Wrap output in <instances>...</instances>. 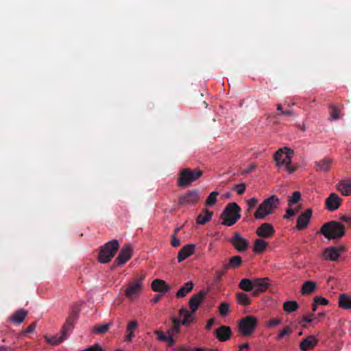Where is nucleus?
<instances>
[{
	"label": "nucleus",
	"mask_w": 351,
	"mask_h": 351,
	"mask_svg": "<svg viewBox=\"0 0 351 351\" xmlns=\"http://www.w3.org/2000/svg\"><path fill=\"white\" fill-rule=\"evenodd\" d=\"M193 288V283L190 281L186 282L176 293L177 298H184L186 295L191 292Z\"/></svg>",
	"instance_id": "cd10ccee"
},
{
	"label": "nucleus",
	"mask_w": 351,
	"mask_h": 351,
	"mask_svg": "<svg viewBox=\"0 0 351 351\" xmlns=\"http://www.w3.org/2000/svg\"><path fill=\"white\" fill-rule=\"evenodd\" d=\"M79 311L77 308H74L70 313L68 316L65 324L62 326V331L66 332L68 335L72 330L74 327V324L78 318Z\"/></svg>",
	"instance_id": "4468645a"
},
{
	"label": "nucleus",
	"mask_w": 351,
	"mask_h": 351,
	"mask_svg": "<svg viewBox=\"0 0 351 351\" xmlns=\"http://www.w3.org/2000/svg\"><path fill=\"white\" fill-rule=\"evenodd\" d=\"M298 212V209H293L289 206L286 211V215L284 216L285 219H289L291 217L295 215Z\"/></svg>",
	"instance_id": "49530a36"
},
{
	"label": "nucleus",
	"mask_w": 351,
	"mask_h": 351,
	"mask_svg": "<svg viewBox=\"0 0 351 351\" xmlns=\"http://www.w3.org/2000/svg\"><path fill=\"white\" fill-rule=\"evenodd\" d=\"M293 111L291 110H283V111H282V112H280L279 114H278V116H280V115H293Z\"/></svg>",
	"instance_id": "bf43d9fd"
},
{
	"label": "nucleus",
	"mask_w": 351,
	"mask_h": 351,
	"mask_svg": "<svg viewBox=\"0 0 351 351\" xmlns=\"http://www.w3.org/2000/svg\"><path fill=\"white\" fill-rule=\"evenodd\" d=\"M345 227L337 221H331L324 223L320 232L328 239H337L341 238L345 234Z\"/></svg>",
	"instance_id": "f257e3e1"
},
{
	"label": "nucleus",
	"mask_w": 351,
	"mask_h": 351,
	"mask_svg": "<svg viewBox=\"0 0 351 351\" xmlns=\"http://www.w3.org/2000/svg\"><path fill=\"white\" fill-rule=\"evenodd\" d=\"M202 176V171L199 169H183L179 173L177 184L182 188L189 186L193 182Z\"/></svg>",
	"instance_id": "20e7f679"
},
{
	"label": "nucleus",
	"mask_w": 351,
	"mask_h": 351,
	"mask_svg": "<svg viewBox=\"0 0 351 351\" xmlns=\"http://www.w3.org/2000/svg\"><path fill=\"white\" fill-rule=\"evenodd\" d=\"M215 334L220 341H226L230 339L232 330L229 326H221L215 330Z\"/></svg>",
	"instance_id": "6ab92c4d"
},
{
	"label": "nucleus",
	"mask_w": 351,
	"mask_h": 351,
	"mask_svg": "<svg viewBox=\"0 0 351 351\" xmlns=\"http://www.w3.org/2000/svg\"><path fill=\"white\" fill-rule=\"evenodd\" d=\"M268 245L267 243L263 239H258L254 241L253 251L255 253H262Z\"/></svg>",
	"instance_id": "72a5a7b5"
},
{
	"label": "nucleus",
	"mask_w": 351,
	"mask_h": 351,
	"mask_svg": "<svg viewBox=\"0 0 351 351\" xmlns=\"http://www.w3.org/2000/svg\"><path fill=\"white\" fill-rule=\"evenodd\" d=\"M331 160L329 158H325L318 162H316L317 171H328L330 169Z\"/></svg>",
	"instance_id": "c9c22d12"
},
{
	"label": "nucleus",
	"mask_w": 351,
	"mask_h": 351,
	"mask_svg": "<svg viewBox=\"0 0 351 351\" xmlns=\"http://www.w3.org/2000/svg\"><path fill=\"white\" fill-rule=\"evenodd\" d=\"M279 199L276 195H271L265 199L258 207L254 213V217L256 219H264L267 215L271 214L279 204Z\"/></svg>",
	"instance_id": "f03ea898"
},
{
	"label": "nucleus",
	"mask_w": 351,
	"mask_h": 351,
	"mask_svg": "<svg viewBox=\"0 0 351 351\" xmlns=\"http://www.w3.org/2000/svg\"><path fill=\"white\" fill-rule=\"evenodd\" d=\"M280 324H281V319L273 318L268 322L267 326L269 327H274Z\"/></svg>",
	"instance_id": "3c124183"
},
{
	"label": "nucleus",
	"mask_w": 351,
	"mask_h": 351,
	"mask_svg": "<svg viewBox=\"0 0 351 351\" xmlns=\"http://www.w3.org/2000/svg\"><path fill=\"white\" fill-rule=\"evenodd\" d=\"M68 334L66 332H64L62 330V334L61 335H56L54 336H51V337H45V339L46 341L52 344V345H58L60 343H61L62 341H63L64 339H66L68 337Z\"/></svg>",
	"instance_id": "a878e982"
},
{
	"label": "nucleus",
	"mask_w": 351,
	"mask_h": 351,
	"mask_svg": "<svg viewBox=\"0 0 351 351\" xmlns=\"http://www.w3.org/2000/svg\"><path fill=\"white\" fill-rule=\"evenodd\" d=\"M317 286L315 282L313 281H306L301 289L302 294L306 295L311 294L316 289Z\"/></svg>",
	"instance_id": "7c9ffc66"
},
{
	"label": "nucleus",
	"mask_w": 351,
	"mask_h": 351,
	"mask_svg": "<svg viewBox=\"0 0 351 351\" xmlns=\"http://www.w3.org/2000/svg\"><path fill=\"white\" fill-rule=\"evenodd\" d=\"M282 149H284V154L285 156H291L293 154V150L287 147H285L284 148Z\"/></svg>",
	"instance_id": "4d7b16f0"
},
{
	"label": "nucleus",
	"mask_w": 351,
	"mask_h": 351,
	"mask_svg": "<svg viewBox=\"0 0 351 351\" xmlns=\"http://www.w3.org/2000/svg\"><path fill=\"white\" fill-rule=\"evenodd\" d=\"M284 149H278L274 154V160L276 162V165L280 167L282 165H285V169L289 173H292L295 171V168L290 165L291 162V156H285L282 160H280V156H283Z\"/></svg>",
	"instance_id": "9d476101"
},
{
	"label": "nucleus",
	"mask_w": 351,
	"mask_h": 351,
	"mask_svg": "<svg viewBox=\"0 0 351 351\" xmlns=\"http://www.w3.org/2000/svg\"><path fill=\"white\" fill-rule=\"evenodd\" d=\"M339 256V250L335 247H328L324 252V258L332 261H337Z\"/></svg>",
	"instance_id": "b1692460"
},
{
	"label": "nucleus",
	"mask_w": 351,
	"mask_h": 351,
	"mask_svg": "<svg viewBox=\"0 0 351 351\" xmlns=\"http://www.w3.org/2000/svg\"><path fill=\"white\" fill-rule=\"evenodd\" d=\"M155 334L157 335V338L159 341H166L167 340L168 335H165L162 331L156 330L155 331Z\"/></svg>",
	"instance_id": "09e8293b"
},
{
	"label": "nucleus",
	"mask_w": 351,
	"mask_h": 351,
	"mask_svg": "<svg viewBox=\"0 0 351 351\" xmlns=\"http://www.w3.org/2000/svg\"><path fill=\"white\" fill-rule=\"evenodd\" d=\"M206 296V291L201 290L197 293L191 296L189 301V305L191 309V313H195L199 308V305L204 301Z\"/></svg>",
	"instance_id": "f8f14e48"
},
{
	"label": "nucleus",
	"mask_w": 351,
	"mask_h": 351,
	"mask_svg": "<svg viewBox=\"0 0 351 351\" xmlns=\"http://www.w3.org/2000/svg\"><path fill=\"white\" fill-rule=\"evenodd\" d=\"M223 275V273L221 271H215V280L217 281H220L222 276Z\"/></svg>",
	"instance_id": "13d9d810"
},
{
	"label": "nucleus",
	"mask_w": 351,
	"mask_h": 351,
	"mask_svg": "<svg viewBox=\"0 0 351 351\" xmlns=\"http://www.w3.org/2000/svg\"><path fill=\"white\" fill-rule=\"evenodd\" d=\"M119 247V242L117 239L106 243L101 247L98 256V260L101 263H107L111 261L117 252Z\"/></svg>",
	"instance_id": "39448f33"
},
{
	"label": "nucleus",
	"mask_w": 351,
	"mask_h": 351,
	"mask_svg": "<svg viewBox=\"0 0 351 351\" xmlns=\"http://www.w3.org/2000/svg\"><path fill=\"white\" fill-rule=\"evenodd\" d=\"M292 332V329L289 326H285L282 330L279 331L276 339L277 341H280L285 336H289Z\"/></svg>",
	"instance_id": "58836bf2"
},
{
	"label": "nucleus",
	"mask_w": 351,
	"mask_h": 351,
	"mask_svg": "<svg viewBox=\"0 0 351 351\" xmlns=\"http://www.w3.org/2000/svg\"><path fill=\"white\" fill-rule=\"evenodd\" d=\"M329 108H330V119L332 120L339 119L340 118V116H339L340 110H339V108L335 105H330L329 106Z\"/></svg>",
	"instance_id": "a19ab883"
},
{
	"label": "nucleus",
	"mask_w": 351,
	"mask_h": 351,
	"mask_svg": "<svg viewBox=\"0 0 351 351\" xmlns=\"http://www.w3.org/2000/svg\"><path fill=\"white\" fill-rule=\"evenodd\" d=\"M318 340L314 336L310 335L302 339L300 348L302 351L313 349L317 343Z\"/></svg>",
	"instance_id": "aec40b11"
},
{
	"label": "nucleus",
	"mask_w": 351,
	"mask_h": 351,
	"mask_svg": "<svg viewBox=\"0 0 351 351\" xmlns=\"http://www.w3.org/2000/svg\"><path fill=\"white\" fill-rule=\"evenodd\" d=\"M241 208L235 202L229 203L221 213V224L232 226L241 218Z\"/></svg>",
	"instance_id": "7ed1b4c3"
},
{
	"label": "nucleus",
	"mask_w": 351,
	"mask_h": 351,
	"mask_svg": "<svg viewBox=\"0 0 351 351\" xmlns=\"http://www.w3.org/2000/svg\"><path fill=\"white\" fill-rule=\"evenodd\" d=\"M314 300L315 303L318 304V305H327L328 304V300L322 296H315Z\"/></svg>",
	"instance_id": "a18cd8bd"
},
{
	"label": "nucleus",
	"mask_w": 351,
	"mask_h": 351,
	"mask_svg": "<svg viewBox=\"0 0 351 351\" xmlns=\"http://www.w3.org/2000/svg\"><path fill=\"white\" fill-rule=\"evenodd\" d=\"M191 350L190 348H187L185 346H181L179 348H178V351H189Z\"/></svg>",
	"instance_id": "0e129e2a"
},
{
	"label": "nucleus",
	"mask_w": 351,
	"mask_h": 351,
	"mask_svg": "<svg viewBox=\"0 0 351 351\" xmlns=\"http://www.w3.org/2000/svg\"><path fill=\"white\" fill-rule=\"evenodd\" d=\"M199 199V191L192 189L180 196L178 204L181 206H187L196 204Z\"/></svg>",
	"instance_id": "1a4fd4ad"
},
{
	"label": "nucleus",
	"mask_w": 351,
	"mask_h": 351,
	"mask_svg": "<svg viewBox=\"0 0 351 351\" xmlns=\"http://www.w3.org/2000/svg\"><path fill=\"white\" fill-rule=\"evenodd\" d=\"M138 326V323L136 320L130 322L127 326V340L131 341L134 337V330Z\"/></svg>",
	"instance_id": "2f4dec72"
},
{
	"label": "nucleus",
	"mask_w": 351,
	"mask_h": 351,
	"mask_svg": "<svg viewBox=\"0 0 351 351\" xmlns=\"http://www.w3.org/2000/svg\"><path fill=\"white\" fill-rule=\"evenodd\" d=\"M337 187L343 195H351V179H346L340 181L337 184Z\"/></svg>",
	"instance_id": "5701e85b"
},
{
	"label": "nucleus",
	"mask_w": 351,
	"mask_h": 351,
	"mask_svg": "<svg viewBox=\"0 0 351 351\" xmlns=\"http://www.w3.org/2000/svg\"><path fill=\"white\" fill-rule=\"evenodd\" d=\"M27 315V311L24 309L17 310L11 317V321L16 323H21Z\"/></svg>",
	"instance_id": "c756f323"
},
{
	"label": "nucleus",
	"mask_w": 351,
	"mask_h": 351,
	"mask_svg": "<svg viewBox=\"0 0 351 351\" xmlns=\"http://www.w3.org/2000/svg\"><path fill=\"white\" fill-rule=\"evenodd\" d=\"M132 249L130 245H125L121 249L118 256L114 262V266H121L128 262L132 257Z\"/></svg>",
	"instance_id": "9b49d317"
},
{
	"label": "nucleus",
	"mask_w": 351,
	"mask_h": 351,
	"mask_svg": "<svg viewBox=\"0 0 351 351\" xmlns=\"http://www.w3.org/2000/svg\"><path fill=\"white\" fill-rule=\"evenodd\" d=\"M258 202V200L255 197H252L247 201L248 208L246 210L247 213H250L252 208H254Z\"/></svg>",
	"instance_id": "c03bdc74"
},
{
	"label": "nucleus",
	"mask_w": 351,
	"mask_h": 351,
	"mask_svg": "<svg viewBox=\"0 0 351 351\" xmlns=\"http://www.w3.org/2000/svg\"><path fill=\"white\" fill-rule=\"evenodd\" d=\"M152 289L156 292L165 293L169 291L170 286L165 281L160 279H155L152 282Z\"/></svg>",
	"instance_id": "4be33fe9"
},
{
	"label": "nucleus",
	"mask_w": 351,
	"mask_h": 351,
	"mask_svg": "<svg viewBox=\"0 0 351 351\" xmlns=\"http://www.w3.org/2000/svg\"><path fill=\"white\" fill-rule=\"evenodd\" d=\"M191 350L192 351H206V349L202 348H195L192 349Z\"/></svg>",
	"instance_id": "774afa93"
},
{
	"label": "nucleus",
	"mask_w": 351,
	"mask_h": 351,
	"mask_svg": "<svg viewBox=\"0 0 351 351\" xmlns=\"http://www.w3.org/2000/svg\"><path fill=\"white\" fill-rule=\"evenodd\" d=\"M318 304L315 303V300L313 301V303L312 304V311L313 312H315L317 311Z\"/></svg>",
	"instance_id": "69168bd1"
},
{
	"label": "nucleus",
	"mask_w": 351,
	"mask_h": 351,
	"mask_svg": "<svg viewBox=\"0 0 351 351\" xmlns=\"http://www.w3.org/2000/svg\"><path fill=\"white\" fill-rule=\"evenodd\" d=\"M275 233V230L272 225L269 223H262L256 231V234L263 238H270Z\"/></svg>",
	"instance_id": "2eb2a0df"
},
{
	"label": "nucleus",
	"mask_w": 351,
	"mask_h": 351,
	"mask_svg": "<svg viewBox=\"0 0 351 351\" xmlns=\"http://www.w3.org/2000/svg\"><path fill=\"white\" fill-rule=\"evenodd\" d=\"M311 216L312 210L311 208H308L303 212L297 219L296 228L300 230L306 228L310 221Z\"/></svg>",
	"instance_id": "dca6fc26"
},
{
	"label": "nucleus",
	"mask_w": 351,
	"mask_h": 351,
	"mask_svg": "<svg viewBox=\"0 0 351 351\" xmlns=\"http://www.w3.org/2000/svg\"><path fill=\"white\" fill-rule=\"evenodd\" d=\"M195 245L193 243L187 244L183 246L178 252V261L181 263L191 256L195 252Z\"/></svg>",
	"instance_id": "f3484780"
},
{
	"label": "nucleus",
	"mask_w": 351,
	"mask_h": 351,
	"mask_svg": "<svg viewBox=\"0 0 351 351\" xmlns=\"http://www.w3.org/2000/svg\"><path fill=\"white\" fill-rule=\"evenodd\" d=\"M36 328V323L34 322L32 324H31L25 330H24V333L25 334H28V333H31Z\"/></svg>",
	"instance_id": "5fc2aeb1"
},
{
	"label": "nucleus",
	"mask_w": 351,
	"mask_h": 351,
	"mask_svg": "<svg viewBox=\"0 0 351 351\" xmlns=\"http://www.w3.org/2000/svg\"><path fill=\"white\" fill-rule=\"evenodd\" d=\"M213 324H214V319H210L206 324V328L207 330H210L212 326L213 325Z\"/></svg>",
	"instance_id": "680f3d73"
},
{
	"label": "nucleus",
	"mask_w": 351,
	"mask_h": 351,
	"mask_svg": "<svg viewBox=\"0 0 351 351\" xmlns=\"http://www.w3.org/2000/svg\"><path fill=\"white\" fill-rule=\"evenodd\" d=\"M145 276L142 275L139 278H135L128 283L125 289V296L133 300L136 298L143 289L142 280H144Z\"/></svg>",
	"instance_id": "6e6552de"
},
{
	"label": "nucleus",
	"mask_w": 351,
	"mask_h": 351,
	"mask_svg": "<svg viewBox=\"0 0 351 351\" xmlns=\"http://www.w3.org/2000/svg\"><path fill=\"white\" fill-rule=\"evenodd\" d=\"M219 313L222 316H226L230 311V305L226 302H222L219 307Z\"/></svg>",
	"instance_id": "37998d69"
},
{
	"label": "nucleus",
	"mask_w": 351,
	"mask_h": 351,
	"mask_svg": "<svg viewBox=\"0 0 351 351\" xmlns=\"http://www.w3.org/2000/svg\"><path fill=\"white\" fill-rule=\"evenodd\" d=\"M341 202V199L336 193H331L326 199V207L330 211L337 210Z\"/></svg>",
	"instance_id": "a211bd4d"
},
{
	"label": "nucleus",
	"mask_w": 351,
	"mask_h": 351,
	"mask_svg": "<svg viewBox=\"0 0 351 351\" xmlns=\"http://www.w3.org/2000/svg\"><path fill=\"white\" fill-rule=\"evenodd\" d=\"M257 325V319L252 316H247L239 322V329L243 336H249L254 330Z\"/></svg>",
	"instance_id": "0eeeda50"
},
{
	"label": "nucleus",
	"mask_w": 351,
	"mask_h": 351,
	"mask_svg": "<svg viewBox=\"0 0 351 351\" xmlns=\"http://www.w3.org/2000/svg\"><path fill=\"white\" fill-rule=\"evenodd\" d=\"M230 243L239 252H244L249 246V241L237 232H234Z\"/></svg>",
	"instance_id": "ddd939ff"
},
{
	"label": "nucleus",
	"mask_w": 351,
	"mask_h": 351,
	"mask_svg": "<svg viewBox=\"0 0 351 351\" xmlns=\"http://www.w3.org/2000/svg\"><path fill=\"white\" fill-rule=\"evenodd\" d=\"M166 341L168 342V346H169V347L172 346L176 343V341L174 340L173 337L171 335V333L169 334V335L167 337V340Z\"/></svg>",
	"instance_id": "6e6d98bb"
},
{
	"label": "nucleus",
	"mask_w": 351,
	"mask_h": 351,
	"mask_svg": "<svg viewBox=\"0 0 351 351\" xmlns=\"http://www.w3.org/2000/svg\"><path fill=\"white\" fill-rule=\"evenodd\" d=\"M180 240L176 237L175 234L171 236V244L173 247H176L180 245Z\"/></svg>",
	"instance_id": "8fccbe9b"
},
{
	"label": "nucleus",
	"mask_w": 351,
	"mask_h": 351,
	"mask_svg": "<svg viewBox=\"0 0 351 351\" xmlns=\"http://www.w3.org/2000/svg\"><path fill=\"white\" fill-rule=\"evenodd\" d=\"M113 325L112 322L103 325H95L93 328V332L97 334H105L109 328Z\"/></svg>",
	"instance_id": "f704fd0d"
},
{
	"label": "nucleus",
	"mask_w": 351,
	"mask_h": 351,
	"mask_svg": "<svg viewBox=\"0 0 351 351\" xmlns=\"http://www.w3.org/2000/svg\"><path fill=\"white\" fill-rule=\"evenodd\" d=\"M179 315L180 317H183L182 321L173 317L172 319V327L168 330V334L170 333H179L180 326L181 324L184 326L189 325L194 319V316L190 313L186 308H181L179 311Z\"/></svg>",
	"instance_id": "423d86ee"
},
{
	"label": "nucleus",
	"mask_w": 351,
	"mask_h": 351,
	"mask_svg": "<svg viewBox=\"0 0 351 351\" xmlns=\"http://www.w3.org/2000/svg\"><path fill=\"white\" fill-rule=\"evenodd\" d=\"M268 278H256L254 279V287H256L252 292V295L254 296L258 295V293L265 291L268 286Z\"/></svg>",
	"instance_id": "412c9836"
},
{
	"label": "nucleus",
	"mask_w": 351,
	"mask_h": 351,
	"mask_svg": "<svg viewBox=\"0 0 351 351\" xmlns=\"http://www.w3.org/2000/svg\"><path fill=\"white\" fill-rule=\"evenodd\" d=\"M237 302L241 306H248L251 304V300L247 294L244 292H239L236 294Z\"/></svg>",
	"instance_id": "c85d7f7f"
},
{
	"label": "nucleus",
	"mask_w": 351,
	"mask_h": 351,
	"mask_svg": "<svg viewBox=\"0 0 351 351\" xmlns=\"http://www.w3.org/2000/svg\"><path fill=\"white\" fill-rule=\"evenodd\" d=\"M301 199V193L300 192L296 191L293 193V194L289 197L288 204L289 206H291L292 205L298 203Z\"/></svg>",
	"instance_id": "4c0bfd02"
},
{
	"label": "nucleus",
	"mask_w": 351,
	"mask_h": 351,
	"mask_svg": "<svg viewBox=\"0 0 351 351\" xmlns=\"http://www.w3.org/2000/svg\"><path fill=\"white\" fill-rule=\"evenodd\" d=\"M239 287L244 291H252L254 288V280L252 281L248 278H243L239 284Z\"/></svg>",
	"instance_id": "bb28decb"
},
{
	"label": "nucleus",
	"mask_w": 351,
	"mask_h": 351,
	"mask_svg": "<svg viewBox=\"0 0 351 351\" xmlns=\"http://www.w3.org/2000/svg\"><path fill=\"white\" fill-rule=\"evenodd\" d=\"M160 298H161V295H156V296L153 299V302H154V303H156V302H158L159 301V300L160 299Z\"/></svg>",
	"instance_id": "338daca9"
},
{
	"label": "nucleus",
	"mask_w": 351,
	"mask_h": 351,
	"mask_svg": "<svg viewBox=\"0 0 351 351\" xmlns=\"http://www.w3.org/2000/svg\"><path fill=\"white\" fill-rule=\"evenodd\" d=\"M341 219L346 223L351 224V217L343 215L341 217Z\"/></svg>",
	"instance_id": "052dcab7"
},
{
	"label": "nucleus",
	"mask_w": 351,
	"mask_h": 351,
	"mask_svg": "<svg viewBox=\"0 0 351 351\" xmlns=\"http://www.w3.org/2000/svg\"><path fill=\"white\" fill-rule=\"evenodd\" d=\"M315 315L313 314H309L307 316H305L302 318V321L300 322L302 324V322L310 323L314 319Z\"/></svg>",
	"instance_id": "864d4df0"
},
{
	"label": "nucleus",
	"mask_w": 351,
	"mask_h": 351,
	"mask_svg": "<svg viewBox=\"0 0 351 351\" xmlns=\"http://www.w3.org/2000/svg\"><path fill=\"white\" fill-rule=\"evenodd\" d=\"M219 193L217 191H213L210 193L207 199H206L205 204L208 206H212L215 204L217 202V196Z\"/></svg>",
	"instance_id": "ea45409f"
},
{
	"label": "nucleus",
	"mask_w": 351,
	"mask_h": 351,
	"mask_svg": "<svg viewBox=\"0 0 351 351\" xmlns=\"http://www.w3.org/2000/svg\"><path fill=\"white\" fill-rule=\"evenodd\" d=\"M256 168V165L254 164H251L249 165L248 167L244 169L243 171H242V174H248L250 173H251L254 169H255Z\"/></svg>",
	"instance_id": "603ef678"
},
{
	"label": "nucleus",
	"mask_w": 351,
	"mask_h": 351,
	"mask_svg": "<svg viewBox=\"0 0 351 351\" xmlns=\"http://www.w3.org/2000/svg\"><path fill=\"white\" fill-rule=\"evenodd\" d=\"M235 189L238 194L241 195L245 192L246 185L245 183H241L239 184H236L234 186Z\"/></svg>",
	"instance_id": "de8ad7c7"
},
{
	"label": "nucleus",
	"mask_w": 351,
	"mask_h": 351,
	"mask_svg": "<svg viewBox=\"0 0 351 351\" xmlns=\"http://www.w3.org/2000/svg\"><path fill=\"white\" fill-rule=\"evenodd\" d=\"M242 263L241 257L239 256H234L230 258L229 265H231L232 268L234 269L239 267Z\"/></svg>",
	"instance_id": "79ce46f5"
},
{
	"label": "nucleus",
	"mask_w": 351,
	"mask_h": 351,
	"mask_svg": "<svg viewBox=\"0 0 351 351\" xmlns=\"http://www.w3.org/2000/svg\"><path fill=\"white\" fill-rule=\"evenodd\" d=\"M249 348V344L247 343H243L241 344L240 346H239V351H241L244 349H247Z\"/></svg>",
	"instance_id": "e2e57ef3"
},
{
	"label": "nucleus",
	"mask_w": 351,
	"mask_h": 351,
	"mask_svg": "<svg viewBox=\"0 0 351 351\" xmlns=\"http://www.w3.org/2000/svg\"><path fill=\"white\" fill-rule=\"evenodd\" d=\"M339 306L346 310L351 309V296L346 293L341 294L339 297Z\"/></svg>",
	"instance_id": "393cba45"
},
{
	"label": "nucleus",
	"mask_w": 351,
	"mask_h": 351,
	"mask_svg": "<svg viewBox=\"0 0 351 351\" xmlns=\"http://www.w3.org/2000/svg\"><path fill=\"white\" fill-rule=\"evenodd\" d=\"M213 215V213L212 211L206 209L205 214H199L197 216V223L201 225L205 224L211 219Z\"/></svg>",
	"instance_id": "473e14b6"
},
{
	"label": "nucleus",
	"mask_w": 351,
	"mask_h": 351,
	"mask_svg": "<svg viewBox=\"0 0 351 351\" xmlns=\"http://www.w3.org/2000/svg\"><path fill=\"white\" fill-rule=\"evenodd\" d=\"M283 308L287 313L294 312L298 308V304L296 301H287L284 302Z\"/></svg>",
	"instance_id": "e433bc0d"
}]
</instances>
